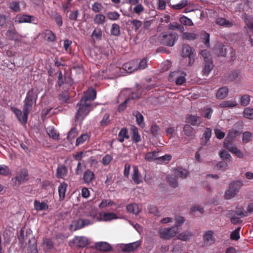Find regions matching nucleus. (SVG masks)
<instances>
[{"instance_id":"e2e57ef3","label":"nucleus","mask_w":253,"mask_h":253,"mask_svg":"<svg viewBox=\"0 0 253 253\" xmlns=\"http://www.w3.org/2000/svg\"><path fill=\"white\" fill-rule=\"evenodd\" d=\"M188 3L187 0H181L178 3L172 5L174 9L179 10L184 7Z\"/></svg>"},{"instance_id":"473e14b6","label":"nucleus","mask_w":253,"mask_h":253,"mask_svg":"<svg viewBox=\"0 0 253 253\" xmlns=\"http://www.w3.org/2000/svg\"><path fill=\"white\" fill-rule=\"evenodd\" d=\"M216 23L220 26L226 27H230L233 26V23L222 17H218L216 19Z\"/></svg>"},{"instance_id":"aec40b11","label":"nucleus","mask_w":253,"mask_h":253,"mask_svg":"<svg viewBox=\"0 0 253 253\" xmlns=\"http://www.w3.org/2000/svg\"><path fill=\"white\" fill-rule=\"evenodd\" d=\"M100 220L105 221H110L118 218L117 214L114 212H103L99 214Z\"/></svg>"},{"instance_id":"cd10ccee","label":"nucleus","mask_w":253,"mask_h":253,"mask_svg":"<svg viewBox=\"0 0 253 253\" xmlns=\"http://www.w3.org/2000/svg\"><path fill=\"white\" fill-rule=\"evenodd\" d=\"M133 115L136 118L137 124L140 127H143L145 126L144 118L143 115L138 111H134L133 112Z\"/></svg>"},{"instance_id":"a878e982","label":"nucleus","mask_w":253,"mask_h":253,"mask_svg":"<svg viewBox=\"0 0 253 253\" xmlns=\"http://www.w3.org/2000/svg\"><path fill=\"white\" fill-rule=\"evenodd\" d=\"M184 132L190 139H193L195 138V132L194 129L189 125H186L184 127Z\"/></svg>"},{"instance_id":"49530a36","label":"nucleus","mask_w":253,"mask_h":253,"mask_svg":"<svg viewBox=\"0 0 253 253\" xmlns=\"http://www.w3.org/2000/svg\"><path fill=\"white\" fill-rule=\"evenodd\" d=\"M192 236V233L189 231H186L179 234L177 236V238L181 240L186 241L189 240Z\"/></svg>"},{"instance_id":"774afa93","label":"nucleus","mask_w":253,"mask_h":253,"mask_svg":"<svg viewBox=\"0 0 253 253\" xmlns=\"http://www.w3.org/2000/svg\"><path fill=\"white\" fill-rule=\"evenodd\" d=\"M69 98V95L68 94V91L67 90L62 91L59 96V100L64 103L67 102Z\"/></svg>"},{"instance_id":"39448f33","label":"nucleus","mask_w":253,"mask_h":253,"mask_svg":"<svg viewBox=\"0 0 253 253\" xmlns=\"http://www.w3.org/2000/svg\"><path fill=\"white\" fill-rule=\"evenodd\" d=\"M188 173L187 170L181 168H178L173 170L174 176L168 175V181L172 187H176L178 186L176 177L179 176L181 178H185L187 176Z\"/></svg>"},{"instance_id":"c85d7f7f","label":"nucleus","mask_w":253,"mask_h":253,"mask_svg":"<svg viewBox=\"0 0 253 253\" xmlns=\"http://www.w3.org/2000/svg\"><path fill=\"white\" fill-rule=\"evenodd\" d=\"M68 185L65 182L61 183L58 187V193L60 200H63L65 196V193Z\"/></svg>"},{"instance_id":"338daca9","label":"nucleus","mask_w":253,"mask_h":253,"mask_svg":"<svg viewBox=\"0 0 253 253\" xmlns=\"http://www.w3.org/2000/svg\"><path fill=\"white\" fill-rule=\"evenodd\" d=\"M28 253H38L36 242L33 240V243L28 247Z\"/></svg>"},{"instance_id":"de8ad7c7","label":"nucleus","mask_w":253,"mask_h":253,"mask_svg":"<svg viewBox=\"0 0 253 253\" xmlns=\"http://www.w3.org/2000/svg\"><path fill=\"white\" fill-rule=\"evenodd\" d=\"M10 174V170L7 166L0 165V175L6 176Z\"/></svg>"},{"instance_id":"f3484780","label":"nucleus","mask_w":253,"mask_h":253,"mask_svg":"<svg viewBox=\"0 0 253 253\" xmlns=\"http://www.w3.org/2000/svg\"><path fill=\"white\" fill-rule=\"evenodd\" d=\"M132 179L134 183L136 184H139L142 183L143 181L142 175L139 171L138 167L136 166H133Z\"/></svg>"},{"instance_id":"a19ab883","label":"nucleus","mask_w":253,"mask_h":253,"mask_svg":"<svg viewBox=\"0 0 253 253\" xmlns=\"http://www.w3.org/2000/svg\"><path fill=\"white\" fill-rule=\"evenodd\" d=\"M213 67L212 61L206 62V64L203 70V75L207 76L209 75Z\"/></svg>"},{"instance_id":"8fccbe9b","label":"nucleus","mask_w":253,"mask_h":253,"mask_svg":"<svg viewBox=\"0 0 253 253\" xmlns=\"http://www.w3.org/2000/svg\"><path fill=\"white\" fill-rule=\"evenodd\" d=\"M147 62L148 60L146 58H144L142 60H141L138 63V60H137V69L138 70H143L146 68L147 66Z\"/></svg>"},{"instance_id":"864d4df0","label":"nucleus","mask_w":253,"mask_h":253,"mask_svg":"<svg viewBox=\"0 0 253 253\" xmlns=\"http://www.w3.org/2000/svg\"><path fill=\"white\" fill-rule=\"evenodd\" d=\"M111 33L115 36H118L120 34V26L117 24H113L111 29Z\"/></svg>"},{"instance_id":"f8f14e48","label":"nucleus","mask_w":253,"mask_h":253,"mask_svg":"<svg viewBox=\"0 0 253 253\" xmlns=\"http://www.w3.org/2000/svg\"><path fill=\"white\" fill-rule=\"evenodd\" d=\"M11 110L14 113L17 118L19 122H20L22 124H26L27 122L28 115L30 113H27V114L26 112L24 110L23 108V113L22 112L18 109H17L15 107H11Z\"/></svg>"},{"instance_id":"58836bf2","label":"nucleus","mask_w":253,"mask_h":253,"mask_svg":"<svg viewBox=\"0 0 253 253\" xmlns=\"http://www.w3.org/2000/svg\"><path fill=\"white\" fill-rule=\"evenodd\" d=\"M131 131L132 133V139L133 141L135 143H138L141 141V137L140 135L138 134V131L137 128L133 126L131 129Z\"/></svg>"},{"instance_id":"412c9836","label":"nucleus","mask_w":253,"mask_h":253,"mask_svg":"<svg viewBox=\"0 0 253 253\" xmlns=\"http://www.w3.org/2000/svg\"><path fill=\"white\" fill-rule=\"evenodd\" d=\"M5 35L10 40L18 41V34L13 25L9 27V29L6 31Z\"/></svg>"},{"instance_id":"7c9ffc66","label":"nucleus","mask_w":253,"mask_h":253,"mask_svg":"<svg viewBox=\"0 0 253 253\" xmlns=\"http://www.w3.org/2000/svg\"><path fill=\"white\" fill-rule=\"evenodd\" d=\"M96 248L102 251L108 252L111 250V246L106 242H98L95 244Z\"/></svg>"},{"instance_id":"a18cd8bd","label":"nucleus","mask_w":253,"mask_h":253,"mask_svg":"<svg viewBox=\"0 0 253 253\" xmlns=\"http://www.w3.org/2000/svg\"><path fill=\"white\" fill-rule=\"evenodd\" d=\"M198 37V35L194 33L185 32L182 34V38L187 40H194Z\"/></svg>"},{"instance_id":"c9c22d12","label":"nucleus","mask_w":253,"mask_h":253,"mask_svg":"<svg viewBox=\"0 0 253 253\" xmlns=\"http://www.w3.org/2000/svg\"><path fill=\"white\" fill-rule=\"evenodd\" d=\"M237 102L234 100H225L219 104L220 108H232L236 106Z\"/></svg>"},{"instance_id":"dca6fc26","label":"nucleus","mask_w":253,"mask_h":253,"mask_svg":"<svg viewBox=\"0 0 253 253\" xmlns=\"http://www.w3.org/2000/svg\"><path fill=\"white\" fill-rule=\"evenodd\" d=\"M136 65L137 60H134L124 64L122 69L126 73H131L137 71Z\"/></svg>"},{"instance_id":"9d476101","label":"nucleus","mask_w":253,"mask_h":253,"mask_svg":"<svg viewBox=\"0 0 253 253\" xmlns=\"http://www.w3.org/2000/svg\"><path fill=\"white\" fill-rule=\"evenodd\" d=\"M15 183L16 185H20L29 179V174L26 169H23L17 172L14 178Z\"/></svg>"},{"instance_id":"79ce46f5","label":"nucleus","mask_w":253,"mask_h":253,"mask_svg":"<svg viewBox=\"0 0 253 253\" xmlns=\"http://www.w3.org/2000/svg\"><path fill=\"white\" fill-rule=\"evenodd\" d=\"M172 157L169 154H166L163 156H160L158 158L157 163L158 164H167L171 160Z\"/></svg>"},{"instance_id":"b1692460","label":"nucleus","mask_w":253,"mask_h":253,"mask_svg":"<svg viewBox=\"0 0 253 253\" xmlns=\"http://www.w3.org/2000/svg\"><path fill=\"white\" fill-rule=\"evenodd\" d=\"M67 172L66 167L64 165H60L57 169L56 176L58 178H64L67 175Z\"/></svg>"},{"instance_id":"c03bdc74","label":"nucleus","mask_w":253,"mask_h":253,"mask_svg":"<svg viewBox=\"0 0 253 253\" xmlns=\"http://www.w3.org/2000/svg\"><path fill=\"white\" fill-rule=\"evenodd\" d=\"M243 115L245 118L253 120V109L249 107L245 108L243 112Z\"/></svg>"},{"instance_id":"e433bc0d","label":"nucleus","mask_w":253,"mask_h":253,"mask_svg":"<svg viewBox=\"0 0 253 253\" xmlns=\"http://www.w3.org/2000/svg\"><path fill=\"white\" fill-rule=\"evenodd\" d=\"M186 122L190 123L192 125L196 126L200 123V118L195 115H190L186 118Z\"/></svg>"},{"instance_id":"c756f323","label":"nucleus","mask_w":253,"mask_h":253,"mask_svg":"<svg viewBox=\"0 0 253 253\" xmlns=\"http://www.w3.org/2000/svg\"><path fill=\"white\" fill-rule=\"evenodd\" d=\"M224 147L227 149L232 154H235L238 158H243L244 157V155L243 153L239 149H238L237 147L234 146L228 145V147Z\"/></svg>"},{"instance_id":"a211bd4d","label":"nucleus","mask_w":253,"mask_h":253,"mask_svg":"<svg viewBox=\"0 0 253 253\" xmlns=\"http://www.w3.org/2000/svg\"><path fill=\"white\" fill-rule=\"evenodd\" d=\"M140 241H137L131 243L122 245L121 248L124 252H131L136 250L140 245Z\"/></svg>"},{"instance_id":"5fc2aeb1","label":"nucleus","mask_w":253,"mask_h":253,"mask_svg":"<svg viewBox=\"0 0 253 253\" xmlns=\"http://www.w3.org/2000/svg\"><path fill=\"white\" fill-rule=\"evenodd\" d=\"M203 42L208 47L210 46V34L204 31L201 33Z\"/></svg>"},{"instance_id":"bf43d9fd","label":"nucleus","mask_w":253,"mask_h":253,"mask_svg":"<svg viewBox=\"0 0 253 253\" xmlns=\"http://www.w3.org/2000/svg\"><path fill=\"white\" fill-rule=\"evenodd\" d=\"M9 8L15 12H18L20 10V7L18 1H12L9 3Z\"/></svg>"},{"instance_id":"f257e3e1","label":"nucleus","mask_w":253,"mask_h":253,"mask_svg":"<svg viewBox=\"0 0 253 253\" xmlns=\"http://www.w3.org/2000/svg\"><path fill=\"white\" fill-rule=\"evenodd\" d=\"M97 214V211L94 208L85 209L83 211V217L74 220L70 228L74 231H76L85 226L92 224Z\"/></svg>"},{"instance_id":"7ed1b4c3","label":"nucleus","mask_w":253,"mask_h":253,"mask_svg":"<svg viewBox=\"0 0 253 253\" xmlns=\"http://www.w3.org/2000/svg\"><path fill=\"white\" fill-rule=\"evenodd\" d=\"M38 93L34 88L30 89L26 93L23 103V109L26 114L30 113L34 105H36Z\"/></svg>"},{"instance_id":"5701e85b","label":"nucleus","mask_w":253,"mask_h":253,"mask_svg":"<svg viewBox=\"0 0 253 253\" xmlns=\"http://www.w3.org/2000/svg\"><path fill=\"white\" fill-rule=\"evenodd\" d=\"M213 234V233L211 231H208L205 233L204 236V240L206 245L210 246L214 242Z\"/></svg>"},{"instance_id":"f03ea898","label":"nucleus","mask_w":253,"mask_h":253,"mask_svg":"<svg viewBox=\"0 0 253 253\" xmlns=\"http://www.w3.org/2000/svg\"><path fill=\"white\" fill-rule=\"evenodd\" d=\"M178 35L173 31L169 30L162 32L159 36V40L161 44L172 47L178 39Z\"/></svg>"},{"instance_id":"2eb2a0df","label":"nucleus","mask_w":253,"mask_h":253,"mask_svg":"<svg viewBox=\"0 0 253 253\" xmlns=\"http://www.w3.org/2000/svg\"><path fill=\"white\" fill-rule=\"evenodd\" d=\"M239 131L234 128L230 129L224 141V146L228 147V145L230 146L235 137L239 135Z\"/></svg>"},{"instance_id":"20e7f679","label":"nucleus","mask_w":253,"mask_h":253,"mask_svg":"<svg viewBox=\"0 0 253 253\" xmlns=\"http://www.w3.org/2000/svg\"><path fill=\"white\" fill-rule=\"evenodd\" d=\"M77 105L79 106V109L75 117V121L83 120L92 109L90 103L82 102V100H80Z\"/></svg>"},{"instance_id":"393cba45","label":"nucleus","mask_w":253,"mask_h":253,"mask_svg":"<svg viewBox=\"0 0 253 253\" xmlns=\"http://www.w3.org/2000/svg\"><path fill=\"white\" fill-rule=\"evenodd\" d=\"M158 151H154L152 152H149L146 153L145 155V160L148 162H151L156 161L157 163L158 158Z\"/></svg>"},{"instance_id":"1a4fd4ad","label":"nucleus","mask_w":253,"mask_h":253,"mask_svg":"<svg viewBox=\"0 0 253 253\" xmlns=\"http://www.w3.org/2000/svg\"><path fill=\"white\" fill-rule=\"evenodd\" d=\"M186 76V74L184 72L180 71H176L172 72L170 74L169 76V80L171 82L175 81L176 84L181 85L185 82Z\"/></svg>"},{"instance_id":"0eeeda50","label":"nucleus","mask_w":253,"mask_h":253,"mask_svg":"<svg viewBox=\"0 0 253 253\" xmlns=\"http://www.w3.org/2000/svg\"><path fill=\"white\" fill-rule=\"evenodd\" d=\"M88 244V239L84 236H75L69 242L71 248H84Z\"/></svg>"},{"instance_id":"3c124183","label":"nucleus","mask_w":253,"mask_h":253,"mask_svg":"<svg viewBox=\"0 0 253 253\" xmlns=\"http://www.w3.org/2000/svg\"><path fill=\"white\" fill-rule=\"evenodd\" d=\"M89 137L87 134H83L77 139L76 144V145L82 144L83 143H84L85 141L89 139Z\"/></svg>"},{"instance_id":"6e6d98bb","label":"nucleus","mask_w":253,"mask_h":253,"mask_svg":"<svg viewBox=\"0 0 253 253\" xmlns=\"http://www.w3.org/2000/svg\"><path fill=\"white\" fill-rule=\"evenodd\" d=\"M45 37L49 42H54L56 39L55 34L50 30H46L45 32Z\"/></svg>"},{"instance_id":"0e129e2a","label":"nucleus","mask_w":253,"mask_h":253,"mask_svg":"<svg viewBox=\"0 0 253 253\" xmlns=\"http://www.w3.org/2000/svg\"><path fill=\"white\" fill-rule=\"evenodd\" d=\"M77 135V130L75 127H72L68 132L67 135V139L69 140H71L76 137Z\"/></svg>"},{"instance_id":"72a5a7b5","label":"nucleus","mask_w":253,"mask_h":253,"mask_svg":"<svg viewBox=\"0 0 253 253\" xmlns=\"http://www.w3.org/2000/svg\"><path fill=\"white\" fill-rule=\"evenodd\" d=\"M127 211L129 212L133 213L135 214H137L140 211L138 205L135 203L130 204L126 206Z\"/></svg>"},{"instance_id":"bb28decb","label":"nucleus","mask_w":253,"mask_h":253,"mask_svg":"<svg viewBox=\"0 0 253 253\" xmlns=\"http://www.w3.org/2000/svg\"><path fill=\"white\" fill-rule=\"evenodd\" d=\"M118 140L120 142H123L124 141L125 139H127L129 138V136L128 134V132L126 128H122L118 133Z\"/></svg>"},{"instance_id":"6e6552de","label":"nucleus","mask_w":253,"mask_h":253,"mask_svg":"<svg viewBox=\"0 0 253 253\" xmlns=\"http://www.w3.org/2000/svg\"><path fill=\"white\" fill-rule=\"evenodd\" d=\"M179 231V228L172 226L169 228H162L159 231L160 236L164 239H169L174 237Z\"/></svg>"},{"instance_id":"4468645a","label":"nucleus","mask_w":253,"mask_h":253,"mask_svg":"<svg viewBox=\"0 0 253 253\" xmlns=\"http://www.w3.org/2000/svg\"><path fill=\"white\" fill-rule=\"evenodd\" d=\"M96 97V91L95 89L92 87H89L84 92V95L81 100H82V102L90 103V101L94 100Z\"/></svg>"},{"instance_id":"9b49d317","label":"nucleus","mask_w":253,"mask_h":253,"mask_svg":"<svg viewBox=\"0 0 253 253\" xmlns=\"http://www.w3.org/2000/svg\"><path fill=\"white\" fill-rule=\"evenodd\" d=\"M195 50L187 44H184L182 47V55L184 57H189V63L190 65H192L194 61V58L192 56L194 55Z\"/></svg>"},{"instance_id":"f704fd0d","label":"nucleus","mask_w":253,"mask_h":253,"mask_svg":"<svg viewBox=\"0 0 253 253\" xmlns=\"http://www.w3.org/2000/svg\"><path fill=\"white\" fill-rule=\"evenodd\" d=\"M93 21L97 25H102L106 21V17L102 14H97L95 15Z\"/></svg>"},{"instance_id":"13d9d810","label":"nucleus","mask_w":253,"mask_h":253,"mask_svg":"<svg viewBox=\"0 0 253 253\" xmlns=\"http://www.w3.org/2000/svg\"><path fill=\"white\" fill-rule=\"evenodd\" d=\"M201 54L202 57L204 58V59L205 62L211 61L212 58L211 57V55L210 54L209 51L206 49L203 50L201 51Z\"/></svg>"},{"instance_id":"052dcab7","label":"nucleus","mask_w":253,"mask_h":253,"mask_svg":"<svg viewBox=\"0 0 253 253\" xmlns=\"http://www.w3.org/2000/svg\"><path fill=\"white\" fill-rule=\"evenodd\" d=\"M179 21L181 24L185 26H190L193 25V23L191 19L185 16L181 17L179 19Z\"/></svg>"},{"instance_id":"603ef678","label":"nucleus","mask_w":253,"mask_h":253,"mask_svg":"<svg viewBox=\"0 0 253 253\" xmlns=\"http://www.w3.org/2000/svg\"><path fill=\"white\" fill-rule=\"evenodd\" d=\"M103 8L102 4L98 2H95L91 5V9L95 13H99L102 11Z\"/></svg>"},{"instance_id":"4be33fe9","label":"nucleus","mask_w":253,"mask_h":253,"mask_svg":"<svg viewBox=\"0 0 253 253\" xmlns=\"http://www.w3.org/2000/svg\"><path fill=\"white\" fill-rule=\"evenodd\" d=\"M34 209L37 211H42L48 210L49 207L47 203L44 201L41 202L38 200H35L34 202Z\"/></svg>"},{"instance_id":"423d86ee","label":"nucleus","mask_w":253,"mask_h":253,"mask_svg":"<svg viewBox=\"0 0 253 253\" xmlns=\"http://www.w3.org/2000/svg\"><path fill=\"white\" fill-rule=\"evenodd\" d=\"M242 185V182L240 181H236L232 182L229 186L228 190L225 192V198L226 199H231L234 197L239 192Z\"/></svg>"},{"instance_id":"37998d69","label":"nucleus","mask_w":253,"mask_h":253,"mask_svg":"<svg viewBox=\"0 0 253 253\" xmlns=\"http://www.w3.org/2000/svg\"><path fill=\"white\" fill-rule=\"evenodd\" d=\"M108 19L112 21H116L120 18V14L117 11H109L106 13Z\"/></svg>"},{"instance_id":"6ab92c4d","label":"nucleus","mask_w":253,"mask_h":253,"mask_svg":"<svg viewBox=\"0 0 253 253\" xmlns=\"http://www.w3.org/2000/svg\"><path fill=\"white\" fill-rule=\"evenodd\" d=\"M95 178V174L91 170L86 169L83 174L84 183L87 185L91 184Z\"/></svg>"},{"instance_id":"69168bd1","label":"nucleus","mask_w":253,"mask_h":253,"mask_svg":"<svg viewBox=\"0 0 253 253\" xmlns=\"http://www.w3.org/2000/svg\"><path fill=\"white\" fill-rule=\"evenodd\" d=\"M241 229L240 227H238L231 232L230 238L233 240H238L240 238L239 232Z\"/></svg>"},{"instance_id":"ea45409f","label":"nucleus","mask_w":253,"mask_h":253,"mask_svg":"<svg viewBox=\"0 0 253 253\" xmlns=\"http://www.w3.org/2000/svg\"><path fill=\"white\" fill-rule=\"evenodd\" d=\"M47 133L49 137L52 138L57 140L59 139V134L57 133L56 130L52 127H48L46 129Z\"/></svg>"},{"instance_id":"680f3d73","label":"nucleus","mask_w":253,"mask_h":253,"mask_svg":"<svg viewBox=\"0 0 253 253\" xmlns=\"http://www.w3.org/2000/svg\"><path fill=\"white\" fill-rule=\"evenodd\" d=\"M219 155L220 158L224 161H226L227 162H230L231 161L232 159L230 154L225 150H222L220 152Z\"/></svg>"},{"instance_id":"4d7b16f0","label":"nucleus","mask_w":253,"mask_h":253,"mask_svg":"<svg viewBox=\"0 0 253 253\" xmlns=\"http://www.w3.org/2000/svg\"><path fill=\"white\" fill-rule=\"evenodd\" d=\"M251 98L249 95H244L241 96L240 99V104L244 106L248 105L250 102Z\"/></svg>"},{"instance_id":"2f4dec72","label":"nucleus","mask_w":253,"mask_h":253,"mask_svg":"<svg viewBox=\"0 0 253 253\" xmlns=\"http://www.w3.org/2000/svg\"><path fill=\"white\" fill-rule=\"evenodd\" d=\"M243 18L244 19L245 22L247 25L250 32L253 33V18L246 14L243 15Z\"/></svg>"},{"instance_id":"4c0bfd02","label":"nucleus","mask_w":253,"mask_h":253,"mask_svg":"<svg viewBox=\"0 0 253 253\" xmlns=\"http://www.w3.org/2000/svg\"><path fill=\"white\" fill-rule=\"evenodd\" d=\"M228 90L227 87L220 88L216 93V97L219 99H222L226 97L228 94Z\"/></svg>"},{"instance_id":"09e8293b","label":"nucleus","mask_w":253,"mask_h":253,"mask_svg":"<svg viewBox=\"0 0 253 253\" xmlns=\"http://www.w3.org/2000/svg\"><path fill=\"white\" fill-rule=\"evenodd\" d=\"M253 137V134L250 131H245L243 133L242 141L244 143L250 142Z\"/></svg>"},{"instance_id":"ddd939ff","label":"nucleus","mask_w":253,"mask_h":253,"mask_svg":"<svg viewBox=\"0 0 253 253\" xmlns=\"http://www.w3.org/2000/svg\"><path fill=\"white\" fill-rule=\"evenodd\" d=\"M35 20V17L34 16L27 14H17L14 19L15 23L20 24L23 23H31Z\"/></svg>"}]
</instances>
